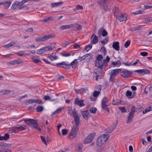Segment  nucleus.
Returning a JSON list of instances; mask_svg holds the SVG:
<instances>
[{
	"label": "nucleus",
	"instance_id": "nucleus-22",
	"mask_svg": "<svg viewBox=\"0 0 152 152\" xmlns=\"http://www.w3.org/2000/svg\"><path fill=\"white\" fill-rule=\"evenodd\" d=\"M21 63V60L20 59H15L8 62V64L14 65L17 64H20Z\"/></svg>",
	"mask_w": 152,
	"mask_h": 152
},
{
	"label": "nucleus",
	"instance_id": "nucleus-20",
	"mask_svg": "<svg viewBox=\"0 0 152 152\" xmlns=\"http://www.w3.org/2000/svg\"><path fill=\"white\" fill-rule=\"evenodd\" d=\"M91 42L93 44H96L98 42V37L94 34H93L91 37Z\"/></svg>",
	"mask_w": 152,
	"mask_h": 152
},
{
	"label": "nucleus",
	"instance_id": "nucleus-39",
	"mask_svg": "<svg viewBox=\"0 0 152 152\" xmlns=\"http://www.w3.org/2000/svg\"><path fill=\"white\" fill-rule=\"evenodd\" d=\"M99 91H95L94 93L93 96L94 97H97L100 93V91L101 90V89H99Z\"/></svg>",
	"mask_w": 152,
	"mask_h": 152
},
{
	"label": "nucleus",
	"instance_id": "nucleus-55",
	"mask_svg": "<svg viewBox=\"0 0 152 152\" xmlns=\"http://www.w3.org/2000/svg\"><path fill=\"white\" fill-rule=\"evenodd\" d=\"M80 9H83V6H80V5H77L76 6V8L74 9V11H76L77 10H79Z\"/></svg>",
	"mask_w": 152,
	"mask_h": 152
},
{
	"label": "nucleus",
	"instance_id": "nucleus-28",
	"mask_svg": "<svg viewBox=\"0 0 152 152\" xmlns=\"http://www.w3.org/2000/svg\"><path fill=\"white\" fill-rule=\"evenodd\" d=\"M26 2V0H22L20 1H18L19 9H20L24 7L23 4Z\"/></svg>",
	"mask_w": 152,
	"mask_h": 152
},
{
	"label": "nucleus",
	"instance_id": "nucleus-57",
	"mask_svg": "<svg viewBox=\"0 0 152 152\" xmlns=\"http://www.w3.org/2000/svg\"><path fill=\"white\" fill-rule=\"evenodd\" d=\"M25 51H21L17 53V54L20 56H22L24 55Z\"/></svg>",
	"mask_w": 152,
	"mask_h": 152
},
{
	"label": "nucleus",
	"instance_id": "nucleus-37",
	"mask_svg": "<svg viewBox=\"0 0 152 152\" xmlns=\"http://www.w3.org/2000/svg\"><path fill=\"white\" fill-rule=\"evenodd\" d=\"M121 100L118 99L113 100V104L114 105H118L121 104Z\"/></svg>",
	"mask_w": 152,
	"mask_h": 152
},
{
	"label": "nucleus",
	"instance_id": "nucleus-32",
	"mask_svg": "<svg viewBox=\"0 0 152 152\" xmlns=\"http://www.w3.org/2000/svg\"><path fill=\"white\" fill-rule=\"evenodd\" d=\"M18 1H15L14 2L11 6V8L12 10H15L18 7Z\"/></svg>",
	"mask_w": 152,
	"mask_h": 152
},
{
	"label": "nucleus",
	"instance_id": "nucleus-56",
	"mask_svg": "<svg viewBox=\"0 0 152 152\" xmlns=\"http://www.w3.org/2000/svg\"><path fill=\"white\" fill-rule=\"evenodd\" d=\"M92 47V45L89 44L86 47V50L88 52L91 48Z\"/></svg>",
	"mask_w": 152,
	"mask_h": 152
},
{
	"label": "nucleus",
	"instance_id": "nucleus-40",
	"mask_svg": "<svg viewBox=\"0 0 152 152\" xmlns=\"http://www.w3.org/2000/svg\"><path fill=\"white\" fill-rule=\"evenodd\" d=\"M109 38L108 37H106L104 40H102L101 42L102 44H107L109 41Z\"/></svg>",
	"mask_w": 152,
	"mask_h": 152
},
{
	"label": "nucleus",
	"instance_id": "nucleus-26",
	"mask_svg": "<svg viewBox=\"0 0 152 152\" xmlns=\"http://www.w3.org/2000/svg\"><path fill=\"white\" fill-rule=\"evenodd\" d=\"M73 29L75 31L80 30L82 28V26L78 24H73Z\"/></svg>",
	"mask_w": 152,
	"mask_h": 152
},
{
	"label": "nucleus",
	"instance_id": "nucleus-11",
	"mask_svg": "<svg viewBox=\"0 0 152 152\" xmlns=\"http://www.w3.org/2000/svg\"><path fill=\"white\" fill-rule=\"evenodd\" d=\"M95 66L100 68H105L107 65V64L104 63L102 60H96L95 62Z\"/></svg>",
	"mask_w": 152,
	"mask_h": 152
},
{
	"label": "nucleus",
	"instance_id": "nucleus-53",
	"mask_svg": "<svg viewBox=\"0 0 152 152\" xmlns=\"http://www.w3.org/2000/svg\"><path fill=\"white\" fill-rule=\"evenodd\" d=\"M61 54L62 56L65 57H68L71 55V54L69 53H61Z\"/></svg>",
	"mask_w": 152,
	"mask_h": 152
},
{
	"label": "nucleus",
	"instance_id": "nucleus-18",
	"mask_svg": "<svg viewBox=\"0 0 152 152\" xmlns=\"http://www.w3.org/2000/svg\"><path fill=\"white\" fill-rule=\"evenodd\" d=\"M117 126V123L112 125L106 129L107 132L109 133L112 132L116 128Z\"/></svg>",
	"mask_w": 152,
	"mask_h": 152
},
{
	"label": "nucleus",
	"instance_id": "nucleus-59",
	"mask_svg": "<svg viewBox=\"0 0 152 152\" xmlns=\"http://www.w3.org/2000/svg\"><path fill=\"white\" fill-rule=\"evenodd\" d=\"M73 48L74 49H78L80 48V46L77 44H75L74 45Z\"/></svg>",
	"mask_w": 152,
	"mask_h": 152
},
{
	"label": "nucleus",
	"instance_id": "nucleus-27",
	"mask_svg": "<svg viewBox=\"0 0 152 152\" xmlns=\"http://www.w3.org/2000/svg\"><path fill=\"white\" fill-rule=\"evenodd\" d=\"M75 91L76 92V93L78 94H83L84 93H85L86 92V90L84 88H81L79 89H75Z\"/></svg>",
	"mask_w": 152,
	"mask_h": 152
},
{
	"label": "nucleus",
	"instance_id": "nucleus-44",
	"mask_svg": "<svg viewBox=\"0 0 152 152\" xmlns=\"http://www.w3.org/2000/svg\"><path fill=\"white\" fill-rule=\"evenodd\" d=\"M48 57L49 58L51 61L56 60L57 59V57L56 56H48Z\"/></svg>",
	"mask_w": 152,
	"mask_h": 152
},
{
	"label": "nucleus",
	"instance_id": "nucleus-6",
	"mask_svg": "<svg viewBox=\"0 0 152 152\" xmlns=\"http://www.w3.org/2000/svg\"><path fill=\"white\" fill-rule=\"evenodd\" d=\"M78 130L79 128L77 126H74L69 133V134L68 137V138L70 139H72L75 137Z\"/></svg>",
	"mask_w": 152,
	"mask_h": 152
},
{
	"label": "nucleus",
	"instance_id": "nucleus-9",
	"mask_svg": "<svg viewBox=\"0 0 152 152\" xmlns=\"http://www.w3.org/2000/svg\"><path fill=\"white\" fill-rule=\"evenodd\" d=\"M75 109H74L73 111V115L74 117L75 125L77 126L79 125L80 123V119L78 113L75 110L74 111Z\"/></svg>",
	"mask_w": 152,
	"mask_h": 152
},
{
	"label": "nucleus",
	"instance_id": "nucleus-30",
	"mask_svg": "<svg viewBox=\"0 0 152 152\" xmlns=\"http://www.w3.org/2000/svg\"><path fill=\"white\" fill-rule=\"evenodd\" d=\"M126 96L129 99H132L133 96L132 95V92L129 91L128 90L126 91Z\"/></svg>",
	"mask_w": 152,
	"mask_h": 152
},
{
	"label": "nucleus",
	"instance_id": "nucleus-23",
	"mask_svg": "<svg viewBox=\"0 0 152 152\" xmlns=\"http://www.w3.org/2000/svg\"><path fill=\"white\" fill-rule=\"evenodd\" d=\"M82 116L85 119L89 117V113L88 110L81 112Z\"/></svg>",
	"mask_w": 152,
	"mask_h": 152
},
{
	"label": "nucleus",
	"instance_id": "nucleus-2",
	"mask_svg": "<svg viewBox=\"0 0 152 152\" xmlns=\"http://www.w3.org/2000/svg\"><path fill=\"white\" fill-rule=\"evenodd\" d=\"M109 137L108 134H103L100 136L97 139V145L98 146H101L104 144V142L107 140Z\"/></svg>",
	"mask_w": 152,
	"mask_h": 152
},
{
	"label": "nucleus",
	"instance_id": "nucleus-60",
	"mask_svg": "<svg viewBox=\"0 0 152 152\" xmlns=\"http://www.w3.org/2000/svg\"><path fill=\"white\" fill-rule=\"evenodd\" d=\"M119 109L122 113L126 112V109L124 107H120L119 108Z\"/></svg>",
	"mask_w": 152,
	"mask_h": 152
},
{
	"label": "nucleus",
	"instance_id": "nucleus-3",
	"mask_svg": "<svg viewBox=\"0 0 152 152\" xmlns=\"http://www.w3.org/2000/svg\"><path fill=\"white\" fill-rule=\"evenodd\" d=\"M122 70L121 69H117L112 70L109 80L112 82H114L115 81V77Z\"/></svg>",
	"mask_w": 152,
	"mask_h": 152
},
{
	"label": "nucleus",
	"instance_id": "nucleus-14",
	"mask_svg": "<svg viewBox=\"0 0 152 152\" xmlns=\"http://www.w3.org/2000/svg\"><path fill=\"white\" fill-rule=\"evenodd\" d=\"M107 34V32L103 27L100 28L98 32V34L100 37H101L102 35L103 37H105Z\"/></svg>",
	"mask_w": 152,
	"mask_h": 152
},
{
	"label": "nucleus",
	"instance_id": "nucleus-46",
	"mask_svg": "<svg viewBox=\"0 0 152 152\" xmlns=\"http://www.w3.org/2000/svg\"><path fill=\"white\" fill-rule=\"evenodd\" d=\"M152 21V18L149 17L145 19V23H147Z\"/></svg>",
	"mask_w": 152,
	"mask_h": 152
},
{
	"label": "nucleus",
	"instance_id": "nucleus-61",
	"mask_svg": "<svg viewBox=\"0 0 152 152\" xmlns=\"http://www.w3.org/2000/svg\"><path fill=\"white\" fill-rule=\"evenodd\" d=\"M62 134L63 135H65L67 133V130L66 129H63L62 130Z\"/></svg>",
	"mask_w": 152,
	"mask_h": 152
},
{
	"label": "nucleus",
	"instance_id": "nucleus-5",
	"mask_svg": "<svg viewBox=\"0 0 152 152\" xmlns=\"http://www.w3.org/2000/svg\"><path fill=\"white\" fill-rule=\"evenodd\" d=\"M26 129L24 125H18L16 127H13L10 129V131L12 133L18 132L20 131H23Z\"/></svg>",
	"mask_w": 152,
	"mask_h": 152
},
{
	"label": "nucleus",
	"instance_id": "nucleus-45",
	"mask_svg": "<svg viewBox=\"0 0 152 152\" xmlns=\"http://www.w3.org/2000/svg\"><path fill=\"white\" fill-rule=\"evenodd\" d=\"M76 148L78 152H82V148L81 145H78L76 146Z\"/></svg>",
	"mask_w": 152,
	"mask_h": 152
},
{
	"label": "nucleus",
	"instance_id": "nucleus-25",
	"mask_svg": "<svg viewBox=\"0 0 152 152\" xmlns=\"http://www.w3.org/2000/svg\"><path fill=\"white\" fill-rule=\"evenodd\" d=\"M73 27V24H70V25H63L60 27V29L64 30L65 29H69Z\"/></svg>",
	"mask_w": 152,
	"mask_h": 152
},
{
	"label": "nucleus",
	"instance_id": "nucleus-21",
	"mask_svg": "<svg viewBox=\"0 0 152 152\" xmlns=\"http://www.w3.org/2000/svg\"><path fill=\"white\" fill-rule=\"evenodd\" d=\"M134 115V114L130 112L129 113V115L127 117V120L126 121L127 124L130 123L132 121Z\"/></svg>",
	"mask_w": 152,
	"mask_h": 152
},
{
	"label": "nucleus",
	"instance_id": "nucleus-16",
	"mask_svg": "<svg viewBox=\"0 0 152 152\" xmlns=\"http://www.w3.org/2000/svg\"><path fill=\"white\" fill-rule=\"evenodd\" d=\"M127 15L126 14H121L116 16V18L120 22L126 21L127 20Z\"/></svg>",
	"mask_w": 152,
	"mask_h": 152
},
{
	"label": "nucleus",
	"instance_id": "nucleus-35",
	"mask_svg": "<svg viewBox=\"0 0 152 152\" xmlns=\"http://www.w3.org/2000/svg\"><path fill=\"white\" fill-rule=\"evenodd\" d=\"M35 41L37 42H43L45 41L44 36L42 37H38L36 38Z\"/></svg>",
	"mask_w": 152,
	"mask_h": 152
},
{
	"label": "nucleus",
	"instance_id": "nucleus-13",
	"mask_svg": "<svg viewBox=\"0 0 152 152\" xmlns=\"http://www.w3.org/2000/svg\"><path fill=\"white\" fill-rule=\"evenodd\" d=\"M108 100L107 97H105L102 99L101 101V105L102 108L103 110L107 109L108 106Z\"/></svg>",
	"mask_w": 152,
	"mask_h": 152
},
{
	"label": "nucleus",
	"instance_id": "nucleus-50",
	"mask_svg": "<svg viewBox=\"0 0 152 152\" xmlns=\"http://www.w3.org/2000/svg\"><path fill=\"white\" fill-rule=\"evenodd\" d=\"M36 109L37 110V111L38 112H40L42 110L43 107L42 106H38L37 107Z\"/></svg>",
	"mask_w": 152,
	"mask_h": 152
},
{
	"label": "nucleus",
	"instance_id": "nucleus-42",
	"mask_svg": "<svg viewBox=\"0 0 152 152\" xmlns=\"http://www.w3.org/2000/svg\"><path fill=\"white\" fill-rule=\"evenodd\" d=\"M112 64L115 66L117 65V66H120L121 64V63L120 61H118L113 62Z\"/></svg>",
	"mask_w": 152,
	"mask_h": 152
},
{
	"label": "nucleus",
	"instance_id": "nucleus-15",
	"mask_svg": "<svg viewBox=\"0 0 152 152\" xmlns=\"http://www.w3.org/2000/svg\"><path fill=\"white\" fill-rule=\"evenodd\" d=\"M95 74L96 75V80H97L99 77H100L102 71V68L97 67L94 70Z\"/></svg>",
	"mask_w": 152,
	"mask_h": 152
},
{
	"label": "nucleus",
	"instance_id": "nucleus-51",
	"mask_svg": "<svg viewBox=\"0 0 152 152\" xmlns=\"http://www.w3.org/2000/svg\"><path fill=\"white\" fill-rule=\"evenodd\" d=\"M101 50L102 52V53L103 54L104 56H105L107 52L104 46L101 48Z\"/></svg>",
	"mask_w": 152,
	"mask_h": 152
},
{
	"label": "nucleus",
	"instance_id": "nucleus-63",
	"mask_svg": "<svg viewBox=\"0 0 152 152\" xmlns=\"http://www.w3.org/2000/svg\"><path fill=\"white\" fill-rule=\"evenodd\" d=\"M148 53L145 52H142L140 53V54L143 56H145L148 55Z\"/></svg>",
	"mask_w": 152,
	"mask_h": 152
},
{
	"label": "nucleus",
	"instance_id": "nucleus-54",
	"mask_svg": "<svg viewBox=\"0 0 152 152\" xmlns=\"http://www.w3.org/2000/svg\"><path fill=\"white\" fill-rule=\"evenodd\" d=\"M131 111L130 112V113L134 114L135 112H136L135 111V107L134 106H133L131 110Z\"/></svg>",
	"mask_w": 152,
	"mask_h": 152
},
{
	"label": "nucleus",
	"instance_id": "nucleus-33",
	"mask_svg": "<svg viewBox=\"0 0 152 152\" xmlns=\"http://www.w3.org/2000/svg\"><path fill=\"white\" fill-rule=\"evenodd\" d=\"M62 4V2H58L54 3L51 4V6L52 8L56 7Z\"/></svg>",
	"mask_w": 152,
	"mask_h": 152
},
{
	"label": "nucleus",
	"instance_id": "nucleus-49",
	"mask_svg": "<svg viewBox=\"0 0 152 152\" xmlns=\"http://www.w3.org/2000/svg\"><path fill=\"white\" fill-rule=\"evenodd\" d=\"M110 60V58L108 56H107L106 59H104L103 61L104 63L107 64V63Z\"/></svg>",
	"mask_w": 152,
	"mask_h": 152
},
{
	"label": "nucleus",
	"instance_id": "nucleus-12",
	"mask_svg": "<svg viewBox=\"0 0 152 152\" xmlns=\"http://www.w3.org/2000/svg\"><path fill=\"white\" fill-rule=\"evenodd\" d=\"M56 65L58 66H61L66 69H69L70 68V65L66 61L57 63Z\"/></svg>",
	"mask_w": 152,
	"mask_h": 152
},
{
	"label": "nucleus",
	"instance_id": "nucleus-10",
	"mask_svg": "<svg viewBox=\"0 0 152 152\" xmlns=\"http://www.w3.org/2000/svg\"><path fill=\"white\" fill-rule=\"evenodd\" d=\"M96 135L95 132H93L90 134L84 140L85 144H88L90 142L94 139Z\"/></svg>",
	"mask_w": 152,
	"mask_h": 152
},
{
	"label": "nucleus",
	"instance_id": "nucleus-43",
	"mask_svg": "<svg viewBox=\"0 0 152 152\" xmlns=\"http://www.w3.org/2000/svg\"><path fill=\"white\" fill-rule=\"evenodd\" d=\"M52 17H49L43 19L41 20L42 21L44 22L45 23L49 21V20H52Z\"/></svg>",
	"mask_w": 152,
	"mask_h": 152
},
{
	"label": "nucleus",
	"instance_id": "nucleus-24",
	"mask_svg": "<svg viewBox=\"0 0 152 152\" xmlns=\"http://www.w3.org/2000/svg\"><path fill=\"white\" fill-rule=\"evenodd\" d=\"M119 44V42H114L113 44V47L115 50L118 51L120 48Z\"/></svg>",
	"mask_w": 152,
	"mask_h": 152
},
{
	"label": "nucleus",
	"instance_id": "nucleus-8",
	"mask_svg": "<svg viewBox=\"0 0 152 152\" xmlns=\"http://www.w3.org/2000/svg\"><path fill=\"white\" fill-rule=\"evenodd\" d=\"M110 1V0H98V3L101 7L105 9Z\"/></svg>",
	"mask_w": 152,
	"mask_h": 152
},
{
	"label": "nucleus",
	"instance_id": "nucleus-17",
	"mask_svg": "<svg viewBox=\"0 0 152 152\" xmlns=\"http://www.w3.org/2000/svg\"><path fill=\"white\" fill-rule=\"evenodd\" d=\"M134 72L140 75H144L146 74H149L150 73L149 70L145 69L135 70Z\"/></svg>",
	"mask_w": 152,
	"mask_h": 152
},
{
	"label": "nucleus",
	"instance_id": "nucleus-7",
	"mask_svg": "<svg viewBox=\"0 0 152 152\" xmlns=\"http://www.w3.org/2000/svg\"><path fill=\"white\" fill-rule=\"evenodd\" d=\"M132 71H130L128 70H125L124 69H122L120 72L121 75L123 78H128L130 77L132 75Z\"/></svg>",
	"mask_w": 152,
	"mask_h": 152
},
{
	"label": "nucleus",
	"instance_id": "nucleus-58",
	"mask_svg": "<svg viewBox=\"0 0 152 152\" xmlns=\"http://www.w3.org/2000/svg\"><path fill=\"white\" fill-rule=\"evenodd\" d=\"M103 58V57L102 55L99 54L98 55V57H97L96 60H102Z\"/></svg>",
	"mask_w": 152,
	"mask_h": 152
},
{
	"label": "nucleus",
	"instance_id": "nucleus-29",
	"mask_svg": "<svg viewBox=\"0 0 152 152\" xmlns=\"http://www.w3.org/2000/svg\"><path fill=\"white\" fill-rule=\"evenodd\" d=\"M55 37V36L52 34H50L48 35H46L44 36L45 41L50 39L51 38Z\"/></svg>",
	"mask_w": 152,
	"mask_h": 152
},
{
	"label": "nucleus",
	"instance_id": "nucleus-1",
	"mask_svg": "<svg viewBox=\"0 0 152 152\" xmlns=\"http://www.w3.org/2000/svg\"><path fill=\"white\" fill-rule=\"evenodd\" d=\"M25 123L32 128H35L39 131H41V128L39 126L36 120L31 119H28L24 120Z\"/></svg>",
	"mask_w": 152,
	"mask_h": 152
},
{
	"label": "nucleus",
	"instance_id": "nucleus-4",
	"mask_svg": "<svg viewBox=\"0 0 152 152\" xmlns=\"http://www.w3.org/2000/svg\"><path fill=\"white\" fill-rule=\"evenodd\" d=\"M54 48L53 47V45L51 44L50 46L43 47L38 50L37 51V53L38 54L42 55L45 53V52L52 50Z\"/></svg>",
	"mask_w": 152,
	"mask_h": 152
},
{
	"label": "nucleus",
	"instance_id": "nucleus-62",
	"mask_svg": "<svg viewBox=\"0 0 152 152\" xmlns=\"http://www.w3.org/2000/svg\"><path fill=\"white\" fill-rule=\"evenodd\" d=\"M85 59V57L84 56L82 57H79L78 58V60L79 61H80L83 60Z\"/></svg>",
	"mask_w": 152,
	"mask_h": 152
},
{
	"label": "nucleus",
	"instance_id": "nucleus-36",
	"mask_svg": "<svg viewBox=\"0 0 152 152\" xmlns=\"http://www.w3.org/2000/svg\"><path fill=\"white\" fill-rule=\"evenodd\" d=\"M15 44V43L14 42H11L3 46V47L6 48H8L11 46H13Z\"/></svg>",
	"mask_w": 152,
	"mask_h": 152
},
{
	"label": "nucleus",
	"instance_id": "nucleus-19",
	"mask_svg": "<svg viewBox=\"0 0 152 152\" xmlns=\"http://www.w3.org/2000/svg\"><path fill=\"white\" fill-rule=\"evenodd\" d=\"M75 103L80 107H83L85 105L83 103V100L82 99H79L77 98L75 99Z\"/></svg>",
	"mask_w": 152,
	"mask_h": 152
},
{
	"label": "nucleus",
	"instance_id": "nucleus-48",
	"mask_svg": "<svg viewBox=\"0 0 152 152\" xmlns=\"http://www.w3.org/2000/svg\"><path fill=\"white\" fill-rule=\"evenodd\" d=\"M131 42L130 40H127L125 43L124 46L125 48H128Z\"/></svg>",
	"mask_w": 152,
	"mask_h": 152
},
{
	"label": "nucleus",
	"instance_id": "nucleus-47",
	"mask_svg": "<svg viewBox=\"0 0 152 152\" xmlns=\"http://www.w3.org/2000/svg\"><path fill=\"white\" fill-rule=\"evenodd\" d=\"M141 29V27L137 26L134 27L133 28H131V30L132 31H138L140 30Z\"/></svg>",
	"mask_w": 152,
	"mask_h": 152
},
{
	"label": "nucleus",
	"instance_id": "nucleus-31",
	"mask_svg": "<svg viewBox=\"0 0 152 152\" xmlns=\"http://www.w3.org/2000/svg\"><path fill=\"white\" fill-rule=\"evenodd\" d=\"M3 3H4L3 5H4V8L7 9L10 6L11 2V1H3Z\"/></svg>",
	"mask_w": 152,
	"mask_h": 152
},
{
	"label": "nucleus",
	"instance_id": "nucleus-52",
	"mask_svg": "<svg viewBox=\"0 0 152 152\" xmlns=\"http://www.w3.org/2000/svg\"><path fill=\"white\" fill-rule=\"evenodd\" d=\"M97 109L95 107H92L90 110V111L91 113H95Z\"/></svg>",
	"mask_w": 152,
	"mask_h": 152
},
{
	"label": "nucleus",
	"instance_id": "nucleus-64",
	"mask_svg": "<svg viewBox=\"0 0 152 152\" xmlns=\"http://www.w3.org/2000/svg\"><path fill=\"white\" fill-rule=\"evenodd\" d=\"M44 99L45 100H50L51 99V98L50 96L48 95H46L44 97Z\"/></svg>",
	"mask_w": 152,
	"mask_h": 152
},
{
	"label": "nucleus",
	"instance_id": "nucleus-34",
	"mask_svg": "<svg viewBox=\"0 0 152 152\" xmlns=\"http://www.w3.org/2000/svg\"><path fill=\"white\" fill-rule=\"evenodd\" d=\"M11 92L10 90H3L0 91V93L2 94H7Z\"/></svg>",
	"mask_w": 152,
	"mask_h": 152
},
{
	"label": "nucleus",
	"instance_id": "nucleus-38",
	"mask_svg": "<svg viewBox=\"0 0 152 152\" xmlns=\"http://www.w3.org/2000/svg\"><path fill=\"white\" fill-rule=\"evenodd\" d=\"M31 58L32 60L35 63L38 64L40 63H41V61L37 58H35L34 57H31Z\"/></svg>",
	"mask_w": 152,
	"mask_h": 152
},
{
	"label": "nucleus",
	"instance_id": "nucleus-41",
	"mask_svg": "<svg viewBox=\"0 0 152 152\" xmlns=\"http://www.w3.org/2000/svg\"><path fill=\"white\" fill-rule=\"evenodd\" d=\"M34 103H35L34 99L27 100L26 102V104H28Z\"/></svg>",
	"mask_w": 152,
	"mask_h": 152
}]
</instances>
